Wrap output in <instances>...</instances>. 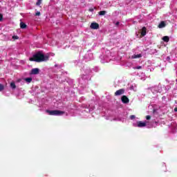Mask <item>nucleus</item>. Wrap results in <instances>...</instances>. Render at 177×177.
<instances>
[{
    "label": "nucleus",
    "instance_id": "nucleus-1",
    "mask_svg": "<svg viewBox=\"0 0 177 177\" xmlns=\"http://www.w3.org/2000/svg\"><path fill=\"white\" fill-rule=\"evenodd\" d=\"M29 60L30 62H36V63L48 62L49 60V56L44 55L42 51H39L34 54L32 57H30Z\"/></svg>",
    "mask_w": 177,
    "mask_h": 177
},
{
    "label": "nucleus",
    "instance_id": "nucleus-2",
    "mask_svg": "<svg viewBox=\"0 0 177 177\" xmlns=\"http://www.w3.org/2000/svg\"><path fill=\"white\" fill-rule=\"evenodd\" d=\"M46 111L49 115H63V114H64V111L59 110H46Z\"/></svg>",
    "mask_w": 177,
    "mask_h": 177
},
{
    "label": "nucleus",
    "instance_id": "nucleus-3",
    "mask_svg": "<svg viewBox=\"0 0 177 177\" xmlns=\"http://www.w3.org/2000/svg\"><path fill=\"white\" fill-rule=\"evenodd\" d=\"M124 93H125V89L121 88L116 91V92L115 93V96H120L121 95H124Z\"/></svg>",
    "mask_w": 177,
    "mask_h": 177
},
{
    "label": "nucleus",
    "instance_id": "nucleus-4",
    "mask_svg": "<svg viewBox=\"0 0 177 177\" xmlns=\"http://www.w3.org/2000/svg\"><path fill=\"white\" fill-rule=\"evenodd\" d=\"M147 125L146 122L138 121L137 122V127L138 128H143Z\"/></svg>",
    "mask_w": 177,
    "mask_h": 177
},
{
    "label": "nucleus",
    "instance_id": "nucleus-5",
    "mask_svg": "<svg viewBox=\"0 0 177 177\" xmlns=\"http://www.w3.org/2000/svg\"><path fill=\"white\" fill-rule=\"evenodd\" d=\"M121 100L124 104H127V103H129V98H128L127 95L122 96Z\"/></svg>",
    "mask_w": 177,
    "mask_h": 177
},
{
    "label": "nucleus",
    "instance_id": "nucleus-6",
    "mask_svg": "<svg viewBox=\"0 0 177 177\" xmlns=\"http://www.w3.org/2000/svg\"><path fill=\"white\" fill-rule=\"evenodd\" d=\"M90 27L91 28H92V30H97V28H99V24L96 22H93L91 23Z\"/></svg>",
    "mask_w": 177,
    "mask_h": 177
},
{
    "label": "nucleus",
    "instance_id": "nucleus-7",
    "mask_svg": "<svg viewBox=\"0 0 177 177\" xmlns=\"http://www.w3.org/2000/svg\"><path fill=\"white\" fill-rule=\"evenodd\" d=\"M30 73L33 74V75L39 74V69L38 68H32L31 70V73Z\"/></svg>",
    "mask_w": 177,
    "mask_h": 177
},
{
    "label": "nucleus",
    "instance_id": "nucleus-8",
    "mask_svg": "<svg viewBox=\"0 0 177 177\" xmlns=\"http://www.w3.org/2000/svg\"><path fill=\"white\" fill-rule=\"evenodd\" d=\"M147 28H146V27H142V32H141V37H145V35H146V34H147Z\"/></svg>",
    "mask_w": 177,
    "mask_h": 177
},
{
    "label": "nucleus",
    "instance_id": "nucleus-9",
    "mask_svg": "<svg viewBox=\"0 0 177 177\" xmlns=\"http://www.w3.org/2000/svg\"><path fill=\"white\" fill-rule=\"evenodd\" d=\"M166 24L164 21H162L158 26V28H164L165 27Z\"/></svg>",
    "mask_w": 177,
    "mask_h": 177
},
{
    "label": "nucleus",
    "instance_id": "nucleus-10",
    "mask_svg": "<svg viewBox=\"0 0 177 177\" xmlns=\"http://www.w3.org/2000/svg\"><path fill=\"white\" fill-rule=\"evenodd\" d=\"M20 28L22 29L27 28V25L24 22L20 23Z\"/></svg>",
    "mask_w": 177,
    "mask_h": 177
},
{
    "label": "nucleus",
    "instance_id": "nucleus-11",
    "mask_svg": "<svg viewBox=\"0 0 177 177\" xmlns=\"http://www.w3.org/2000/svg\"><path fill=\"white\" fill-rule=\"evenodd\" d=\"M142 57V54L134 55L132 56V59H139Z\"/></svg>",
    "mask_w": 177,
    "mask_h": 177
},
{
    "label": "nucleus",
    "instance_id": "nucleus-12",
    "mask_svg": "<svg viewBox=\"0 0 177 177\" xmlns=\"http://www.w3.org/2000/svg\"><path fill=\"white\" fill-rule=\"evenodd\" d=\"M162 39L165 42H169V37L168 36H164Z\"/></svg>",
    "mask_w": 177,
    "mask_h": 177
},
{
    "label": "nucleus",
    "instance_id": "nucleus-13",
    "mask_svg": "<svg viewBox=\"0 0 177 177\" xmlns=\"http://www.w3.org/2000/svg\"><path fill=\"white\" fill-rule=\"evenodd\" d=\"M106 12L104 11V10H102V11H100L98 12V15H100V16H104V15H106Z\"/></svg>",
    "mask_w": 177,
    "mask_h": 177
},
{
    "label": "nucleus",
    "instance_id": "nucleus-14",
    "mask_svg": "<svg viewBox=\"0 0 177 177\" xmlns=\"http://www.w3.org/2000/svg\"><path fill=\"white\" fill-rule=\"evenodd\" d=\"M25 81L26 82H31V81H32V77H27V78H25Z\"/></svg>",
    "mask_w": 177,
    "mask_h": 177
},
{
    "label": "nucleus",
    "instance_id": "nucleus-15",
    "mask_svg": "<svg viewBox=\"0 0 177 177\" xmlns=\"http://www.w3.org/2000/svg\"><path fill=\"white\" fill-rule=\"evenodd\" d=\"M10 87H11L12 89H16V84H15V82H11V83H10Z\"/></svg>",
    "mask_w": 177,
    "mask_h": 177
},
{
    "label": "nucleus",
    "instance_id": "nucleus-16",
    "mask_svg": "<svg viewBox=\"0 0 177 177\" xmlns=\"http://www.w3.org/2000/svg\"><path fill=\"white\" fill-rule=\"evenodd\" d=\"M3 89H5V86H3V84L0 83V92H2Z\"/></svg>",
    "mask_w": 177,
    "mask_h": 177
},
{
    "label": "nucleus",
    "instance_id": "nucleus-17",
    "mask_svg": "<svg viewBox=\"0 0 177 177\" xmlns=\"http://www.w3.org/2000/svg\"><path fill=\"white\" fill-rule=\"evenodd\" d=\"M41 3H42V0H37L36 5H37V6H39V5H41Z\"/></svg>",
    "mask_w": 177,
    "mask_h": 177
},
{
    "label": "nucleus",
    "instance_id": "nucleus-18",
    "mask_svg": "<svg viewBox=\"0 0 177 177\" xmlns=\"http://www.w3.org/2000/svg\"><path fill=\"white\" fill-rule=\"evenodd\" d=\"M3 20V15L0 13V21H2Z\"/></svg>",
    "mask_w": 177,
    "mask_h": 177
},
{
    "label": "nucleus",
    "instance_id": "nucleus-19",
    "mask_svg": "<svg viewBox=\"0 0 177 177\" xmlns=\"http://www.w3.org/2000/svg\"><path fill=\"white\" fill-rule=\"evenodd\" d=\"M12 39H19V36L17 35L12 36Z\"/></svg>",
    "mask_w": 177,
    "mask_h": 177
},
{
    "label": "nucleus",
    "instance_id": "nucleus-20",
    "mask_svg": "<svg viewBox=\"0 0 177 177\" xmlns=\"http://www.w3.org/2000/svg\"><path fill=\"white\" fill-rule=\"evenodd\" d=\"M146 120H151V116H150V115H147V116H146Z\"/></svg>",
    "mask_w": 177,
    "mask_h": 177
},
{
    "label": "nucleus",
    "instance_id": "nucleus-21",
    "mask_svg": "<svg viewBox=\"0 0 177 177\" xmlns=\"http://www.w3.org/2000/svg\"><path fill=\"white\" fill-rule=\"evenodd\" d=\"M35 16H41V12H37L35 13Z\"/></svg>",
    "mask_w": 177,
    "mask_h": 177
},
{
    "label": "nucleus",
    "instance_id": "nucleus-22",
    "mask_svg": "<svg viewBox=\"0 0 177 177\" xmlns=\"http://www.w3.org/2000/svg\"><path fill=\"white\" fill-rule=\"evenodd\" d=\"M130 118H131V120H135L136 116L133 115H131L130 116Z\"/></svg>",
    "mask_w": 177,
    "mask_h": 177
},
{
    "label": "nucleus",
    "instance_id": "nucleus-23",
    "mask_svg": "<svg viewBox=\"0 0 177 177\" xmlns=\"http://www.w3.org/2000/svg\"><path fill=\"white\" fill-rule=\"evenodd\" d=\"M137 70H140L142 68L141 66H138L136 68Z\"/></svg>",
    "mask_w": 177,
    "mask_h": 177
},
{
    "label": "nucleus",
    "instance_id": "nucleus-24",
    "mask_svg": "<svg viewBox=\"0 0 177 177\" xmlns=\"http://www.w3.org/2000/svg\"><path fill=\"white\" fill-rule=\"evenodd\" d=\"M93 10H95V9L92 8L88 9L89 12H93Z\"/></svg>",
    "mask_w": 177,
    "mask_h": 177
},
{
    "label": "nucleus",
    "instance_id": "nucleus-25",
    "mask_svg": "<svg viewBox=\"0 0 177 177\" xmlns=\"http://www.w3.org/2000/svg\"><path fill=\"white\" fill-rule=\"evenodd\" d=\"M115 26H120V22L119 21L116 22Z\"/></svg>",
    "mask_w": 177,
    "mask_h": 177
},
{
    "label": "nucleus",
    "instance_id": "nucleus-26",
    "mask_svg": "<svg viewBox=\"0 0 177 177\" xmlns=\"http://www.w3.org/2000/svg\"><path fill=\"white\" fill-rule=\"evenodd\" d=\"M167 60H170L171 58H170L169 57H167Z\"/></svg>",
    "mask_w": 177,
    "mask_h": 177
},
{
    "label": "nucleus",
    "instance_id": "nucleus-27",
    "mask_svg": "<svg viewBox=\"0 0 177 177\" xmlns=\"http://www.w3.org/2000/svg\"><path fill=\"white\" fill-rule=\"evenodd\" d=\"M174 111H177V107L174 108Z\"/></svg>",
    "mask_w": 177,
    "mask_h": 177
}]
</instances>
